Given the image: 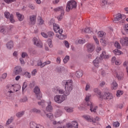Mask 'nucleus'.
Masks as SVG:
<instances>
[{
  "instance_id": "1",
  "label": "nucleus",
  "mask_w": 128,
  "mask_h": 128,
  "mask_svg": "<svg viewBox=\"0 0 128 128\" xmlns=\"http://www.w3.org/2000/svg\"><path fill=\"white\" fill-rule=\"evenodd\" d=\"M63 84H64L65 86V90H64L58 86H55L52 89L53 92H54L55 94H58V92L60 94H58L54 96V100L56 104H62V102H64L66 99V96H70V92L74 90V82L72 80H64L63 81Z\"/></svg>"
},
{
  "instance_id": "2",
  "label": "nucleus",
  "mask_w": 128,
  "mask_h": 128,
  "mask_svg": "<svg viewBox=\"0 0 128 128\" xmlns=\"http://www.w3.org/2000/svg\"><path fill=\"white\" fill-rule=\"evenodd\" d=\"M54 30L55 32H58V34H56V36L59 38V40H66V36L62 34L64 32V30L60 29V26L58 24H54Z\"/></svg>"
},
{
  "instance_id": "3",
  "label": "nucleus",
  "mask_w": 128,
  "mask_h": 128,
  "mask_svg": "<svg viewBox=\"0 0 128 128\" xmlns=\"http://www.w3.org/2000/svg\"><path fill=\"white\" fill-rule=\"evenodd\" d=\"M76 8V2L74 0H71L68 2L67 6H66V10L68 12L70 10Z\"/></svg>"
},
{
  "instance_id": "4",
  "label": "nucleus",
  "mask_w": 128,
  "mask_h": 128,
  "mask_svg": "<svg viewBox=\"0 0 128 128\" xmlns=\"http://www.w3.org/2000/svg\"><path fill=\"white\" fill-rule=\"evenodd\" d=\"M124 20H126V16L124 14H117L116 18H114L113 22L115 24H118V22H120V24H123V22H124Z\"/></svg>"
},
{
  "instance_id": "5",
  "label": "nucleus",
  "mask_w": 128,
  "mask_h": 128,
  "mask_svg": "<svg viewBox=\"0 0 128 128\" xmlns=\"http://www.w3.org/2000/svg\"><path fill=\"white\" fill-rule=\"evenodd\" d=\"M16 92L14 87L13 85L7 86L4 92L7 96H12V94Z\"/></svg>"
},
{
  "instance_id": "6",
  "label": "nucleus",
  "mask_w": 128,
  "mask_h": 128,
  "mask_svg": "<svg viewBox=\"0 0 128 128\" xmlns=\"http://www.w3.org/2000/svg\"><path fill=\"white\" fill-rule=\"evenodd\" d=\"M99 98L100 100H110L114 98V96L110 92H104V94H101Z\"/></svg>"
},
{
  "instance_id": "7",
  "label": "nucleus",
  "mask_w": 128,
  "mask_h": 128,
  "mask_svg": "<svg viewBox=\"0 0 128 128\" xmlns=\"http://www.w3.org/2000/svg\"><path fill=\"white\" fill-rule=\"evenodd\" d=\"M34 92L36 94L38 100H41L42 98L40 87L36 86L34 89Z\"/></svg>"
},
{
  "instance_id": "8",
  "label": "nucleus",
  "mask_w": 128,
  "mask_h": 128,
  "mask_svg": "<svg viewBox=\"0 0 128 128\" xmlns=\"http://www.w3.org/2000/svg\"><path fill=\"white\" fill-rule=\"evenodd\" d=\"M22 72V68L20 66H16L14 68L13 70V74H15V76H18V74H20Z\"/></svg>"
},
{
  "instance_id": "9",
  "label": "nucleus",
  "mask_w": 128,
  "mask_h": 128,
  "mask_svg": "<svg viewBox=\"0 0 128 128\" xmlns=\"http://www.w3.org/2000/svg\"><path fill=\"white\" fill-rule=\"evenodd\" d=\"M32 40L35 46L38 48H42V41L40 40V38L35 37L33 38Z\"/></svg>"
},
{
  "instance_id": "10",
  "label": "nucleus",
  "mask_w": 128,
  "mask_h": 128,
  "mask_svg": "<svg viewBox=\"0 0 128 128\" xmlns=\"http://www.w3.org/2000/svg\"><path fill=\"white\" fill-rule=\"evenodd\" d=\"M30 128H44V126L40 124H36L34 122H30Z\"/></svg>"
},
{
  "instance_id": "11",
  "label": "nucleus",
  "mask_w": 128,
  "mask_h": 128,
  "mask_svg": "<svg viewBox=\"0 0 128 128\" xmlns=\"http://www.w3.org/2000/svg\"><path fill=\"white\" fill-rule=\"evenodd\" d=\"M120 43L122 46H128V38L124 37L120 38Z\"/></svg>"
},
{
  "instance_id": "12",
  "label": "nucleus",
  "mask_w": 128,
  "mask_h": 128,
  "mask_svg": "<svg viewBox=\"0 0 128 128\" xmlns=\"http://www.w3.org/2000/svg\"><path fill=\"white\" fill-rule=\"evenodd\" d=\"M47 104L48 105L46 108V112H51L54 110L52 106V101L50 100H48L47 102Z\"/></svg>"
},
{
  "instance_id": "13",
  "label": "nucleus",
  "mask_w": 128,
  "mask_h": 128,
  "mask_svg": "<svg viewBox=\"0 0 128 128\" xmlns=\"http://www.w3.org/2000/svg\"><path fill=\"white\" fill-rule=\"evenodd\" d=\"M88 106H90V110L91 112H96V110L98 108V106H95L94 104L92 102H90L89 103H88L87 104Z\"/></svg>"
},
{
  "instance_id": "14",
  "label": "nucleus",
  "mask_w": 128,
  "mask_h": 128,
  "mask_svg": "<svg viewBox=\"0 0 128 128\" xmlns=\"http://www.w3.org/2000/svg\"><path fill=\"white\" fill-rule=\"evenodd\" d=\"M100 60H100V57H97L94 60L93 64L94 66L98 68H100Z\"/></svg>"
},
{
  "instance_id": "15",
  "label": "nucleus",
  "mask_w": 128,
  "mask_h": 128,
  "mask_svg": "<svg viewBox=\"0 0 128 128\" xmlns=\"http://www.w3.org/2000/svg\"><path fill=\"white\" fill-rule=\"evenodd\" d=\"M114 74L116 76V77L117 78L118 80H124V73L120 72H118L116 71H114Z\"/></svg>"
},
{
  "instance_id": "16",
  "label": "nucleus",
  "mask_w": 128,
  "mask_h": 128,
  "mask_svg": "<svg viewBox=\"0 0 128 128\" xmlns=\"http://www.w3.org/2000/svg\"><path fill=\"white\" fill-rule=\"evenodd\" d=\"M36 16L32 15L30 16V24H36Z\"/></svg>"
},
{
  "instance_id": "17",
  "label": "nucleus",
  "mask_w": 128,
  "mask_h": 128,
  "mask_svg": "<svg viewBox=\"0 0 128 128\" xmlns=\"http://www.w3.org/2000/svg\"><path fill=\"white\" fill-rule=\"evenodd\" d=\"M87 50L88 52H92L94 50V47L92 44H87Z\"/></svg>"
},
{
  "instance_id": "18",
  "label": "nucleus",
  "mask_w": 128,
  "mask_h": 128,
  "mask_svg": "<svg viewBox=\"0 0 128 128\" xmlns=\"http://www.w3.org/2000/svg\"><path fill=\"white\" fill-rule=\"evenodd\" d=\"M100 60H102L104 58L105 60L106 58H108L110 56L108 55H106V52L102 51V54L100 55V57H99Z\"/></svg>"
},
{
  "instance_id": "19",
  "label": "nucleus",
  "mask_w": 128,
  "mask_h": 128,
  "mask_svg": "<svg viewBox=\"0 0 128 128\" xmlns=\"http://www.w3.org/2000/svg\"><path fill=\"white\" fill-rule=\"evenodd\" d=\"M16 16L20 22H22L24 18V15L20 14V12H17L16 13Z\"/></svg>"
},
{
  "instance_id": "20",
  "label": "nucleus",
  "mask_w": 128,
  "mask_h": 128,
  "mask_svg": "<svg viewBox=\"0 0 128 128\" xmlns=\"http://www.w3.org/2000/svg\"><path fill=\"white\" fill-rule=\"evenodd\" d=\"M62 111L60 110H56L54 114L55 118H60V116H62Z\"/></svg>"
},
{
  "instance_id": "21",
  "label": "nucleus",
  "mask_w": 128,
  "mask_h": 128,
  "mask_svg": "<svg viewBox=\"0 0 128 128\" xmlns=\"http://www.w3.org/2000/svg\"><path fill=\"white\" fill-rule=\"evenodd\" d=\"M82 118L86 120H87V122H92V117L88 116V115H84L82 116Z\"/></svg>"
},
{
  "instance_id": "22",
  "label": "nucleus",
  "mask_w": 128,
  "mask_h": 128,
  "mask_svg": "<svg viewBox=\"0 0 128 128\" xmlns=\"http://www.w3.org/2000/svg\"><path fill=\"white\" fill-rule=\"evenodd\" d=\"M64 110L66 112L70 114L74 112V108L72 107L65 106L64 107Z\"/></svg>"
},
{
  "instance_id": "23",
  "label": "nucleus",
  "mask_w": 128,
  "mask_h": 128,
  "mask_svg": "<svg viewBox=\"0 0 128 128\" xmlns=\"http://www.w3.org/2000/svg\"><path fill=\"white\" fill-rule=\"evenodd\" d=\"M6 46L8 50H12L14 48V42L10 41L6 44Z\"/></svg>"
},
{
  "instance_id": "24",
  "label": "nucleus",
  "mask_w": 128,
  "mask_h": 128,
  "mask_svg": "<svg viewBox=\"0 0 128 128\" xmlns=\"http://www.w3.org/2000/svg\"><path fill=\"white\" fill-rule=\"evenodd\" d=\"M82 74H84L82 70H78L75 74V76L76 78H82Z\"/></svg>"
},
{
  "instance_id": "25",
  "label": "nucleus",
  "mask_w": 128,
  "mask_h": 128,
  "mask_svg": "<svg viewBox=\"0 0 128 128\" xmlns=\"http://www.w3.org/2000/svg\"><path fill=\"white\" fill-rule=\"evenodd\" d=\"M93 90L94 92L97 94V96H98V97L100 98V96L102 95V92L100 91V90H98V88H95Z\"/></svg>"
},
{
  "instance_id": "26",
  "label": "nucleus",
  "mask_w": 128,
  "mask_h": 128,
  "mask_svg": "<svg viewBox=\"0 0 128 128\" xmlns=\"http://www.w3.org/2000/svg\"><path fill=\"white\" fill-rule=\"evenodd\" d=\"M111 88L112 90H116L118 88V83H116V82L113 81L111 84Z\"/></svg>"
},
{
  "instance_id": "27",
  "label": "nucleus",
  "mask_w": 128,
  "mask_h": 128,
  "mask_svg": "<svg viewBox=\"0 0 128 128\" xmlns=\"http://www.w3.org/2000/svg\"><path fill=\"white\" fill-rule=\"evenodd\" d=\"M13 86L16 92H18V90H20L22 88V86L18 84H14Z\"/></svg>"
},
{
  "instance_id": "28",
  "label": "nucleus",
  "mask_w": 128,
  "mask_h": 128,
  "mask_svg": "<svg viewBox=\"0 0 128 128\" xmlns=\"http://www.w3.org/2000/svg\"><path fill=\"white\" fill-rule=\"evenodd\" d=\"M54 12H62V13L64 12L63 6H59L55 8H54Z\"/></svg>"
},
{
  "instance_id": "29",
  "label": "nucleus",
  "mask_w": 128,
  "mask_h": 128,
  "mask_svg": "<svg viewBox=\"0 0 128 128\" xmlns=\"http://www.w3.org/2000/svg\"><path fill=\"white\" fill-rule=\"evenodd\" d=\"M14 118L13 116H11L10 118H9L6 122V124L7 126H8V124H10L12 122H14Z\"/></svg>"
},
{
  "instance_id": "30",
  "label": "nucleus",
  "mask_w": 128,
  "mask_h": 128,
  "mask_svg": "<svg viewBox=\"0 0 128 128\" xmlns=\"http://www.w3.org/2000/svg\"><path fill=\"white\" fill-rule=\"evenodd\" d=\"M31 112H35V114H40V110L36 108H33L30 110Z\"/></svg>"
},
{
  "instance_id": "31",
  "label": "nucleus",
  "mask_w": 128,
  "mask_h": 128,
  "mask_svg": "<svg viewBox=\"0 0 128 128\" xmlns=\"http://www.w3.org/2000/svg\"><path fill=\"white\" fill-rule=\"evenodd\" d=\"M23 74L27 78H32V74H30V72H24Z\"/></svg>"
},
{
  "instance_id": "32",
  "label": "nucleus",
  "mask_w": 128,
  "mask_h": 128,
  "mask_svg": "<svg viewBox=\"0 0 128 128\" xmlns=\"http://www.w3.org/2000/svg\"><path fill=\"white\" fill-rule=\"evenodd\" d=\"M113 52L114 54H116V56H120V54H122V52L118 49H116L113 50Z\"/></svg>"
},
{
  "instance_id": "33",
  "label": "nucleus",
  "mask_w": 128,
  "mask_h": 128,
  "mask_svg": "<svg viewBox=\"0 0 128 128\" xmlns=\"http://www.w3.org/2000/svg\"><path fill=\"white\" fill-rule=\"evenodd\" d=\"M68 71L64 69V68H58V72L60 74H64V72H66Z\"/></svg>"
},
{
  "instance_id": "34",
  "label": "nucleus",
  "mask_w": 128,
  "mask_h": 128,
  "mask_svg": "<svg viewBox=\"0 0 128 128\" xmlns=\"http://www.w3.org/2000/svg\"><path fill=\"white\" fill-rule=\"evenodd\" d=\"M38 104L41 106L42 108L46 106V102L44 100H41L40 101L38 102Z\"/></svg>"
},
{
  "instance_id": "35",
  "label": "nucleus",
  "mask_w": 128,
  "mask_h": 128,
  "mask_svg": "<svg viewBox=\"0 0 128 128\" xmlns=\"http://www.w3.org/2000/svg\"><path fill=\"white\" fill-rule=\"evenodd\" d=\"M24 114V111H21L16 114V116L17 118H22Z\"/></svg>"
},
{
  "instance_id": "36",
  "label": "nucleus",
  "mask_w": 128,
  "mask_h": 128,
  "mask_svg": "<svg viewBox=\"0 0 128 128\" xmlns=\"http://www.w3.org/2000/svg\"><path fill=\"white\" fill-rule=\"evenodd\" d=\"M98 36L99 38H103L106 36V33L102 31H99L98 32Z\"/></svg>"
},
{
  "instance_id": "37",
  "label": "nucleus",
  "mask_w": 128,
  "mask_h": 128,
  "mask_svg": "<svg viewBox=\"0 0 128 128\" xmlns=\"http://www.w3.org/2000/svg\"><path fill=\"white\" fill-rule=\"evenodd\" d=\"M46 116L48 118H50L51 120H52L54 118V114L52 113H48L46 114Z\"/></svg>"
},
{
  "instance_id": "38",
  "label": "nucleus",
  "mask_w": 128,
  "mask_h": 128,
  "mask_svg": "<svg viewBox=\"0 0 128 128\" xmlns=\"http://www.w3.org/2000/svg\"><path fill=\"white\" fill-rule=\"evenodd\" d=\"M47 44L49 46V48H52L53 46H52V39H48L47 40Z\"/></svg>"
},
{
  "instance_id": "39",
  "label": "nucleus",
  "mask_w": 128,
  "mask_h": 128,
  "mask_svg": "<svg viewBox=\"0 0 128 128\" xmlns=\"http://www.w3.org/2000/svg\"><path fill=\"white\" fill-rule=\"evenodd\" d=\"M28 88V81H25L24 84L23 86H22V90L24 92L26 88Z\"/></svg>"
},
{
  "instance_id": "40",
  "label": "nucleus",
  "mask_w": 128,
  "mask_h": 128,
  "mask_svg": "<svg viewBox=\"0 0 128 128\" xmlns=\"http://www.w3.org/2000/svg\"><path fill=\"white\" fill-rule=\"evenodd\" d=\"M108 4V0H102L101 6L102 8H104Z\"/></svg>"
},
{
  "instance_id": "41",
  "label": "nucleus",
  "mask_w": 128,
  "mask_h": 128,
  "mask_svg": "<svg viewBox=\"0 0 128 128\" xmlns=\"http://www.w3.org/2000/svg\"><path fill=\"white\" fill-rule=\"evenodd\" d=\"M78 42L80 44H86V40L84 38L78 39Z\"/></svg>"
},
{
  "instance_id": "42",
  "label": "nucleus",
  "mask_w": 128,
  "mask_h": 128,
  "mask_svg": "<svg viewBox=\"0 0 128 128\" xmlns=\"http://www.w3.org/2000/svg\"><path fill=\"white\" fill-rule=\"evenodd\" d=\"M72 126H74V128H78V122H76V121H72Z\"/></svg>"
},
{
  "instance_id": "43",
  "label": "nucleus",
  "mask_w": 128,
  "mask_h": 128,
  "mask_svg": "<svg viewBox=\"0 0 128 128\" xmlns=\"http://www.w3.org/2000/svg\"><path fill=\"white\" fill-rule=\"evenodd\" d=\"M47 35L48 36V38H52V36H54V34L53 32L49 31L47 32Z\"/></svg>"
},
{
  "instance_id": "44",
  "label": "nucleus",
  "mask_w": 128,
  "mask_h": 128,
  "mask_svg": "<svg viewBox=\"0 0 128 128\" xmlns=\"http://www.w3.org/2000/svg\"><path fill=\"white\" fill-rule=\"evenodd\" d=\"M9 18H10V20L12 22V24H14V22H16V20L14 18V15L11 14L10 16V17H9Z\"/></svg>"
},
{
  "instance_id": "45",
  "label": "nucleus",
  "mask_w": 128,
  "mask_h": 128,
  "mask_svg": "<svg viewBox=\"0 0 128 128\" xmlns=\"http://www.w3.org/2000/svg\"><path fill=\"white\" fill-rule=\"evenodd\" d=\"M92 98V94H88L86 95V96L85 98V100L86 102H88L90 100V98Z\"/></svg>"
},
{
  "instance_id": "46",
  "label": "nucleus",
  "mask_w": 128,
  "mask_h": 128,
  "mask_svg": "<svg viewBox=\"0 0 128 128\" xmlns=\"http://www.w3.org/2000/svg\"><path fill=\"white\" fill-rule=\"evenodd\" d=\"M124 94V92L120 90H118L117 91L116 93V96L117 98H120V96H122V94Z\"/></svg>"
},
{
  "instance_id": "47",
  "label": "nucleus",
  "mask_w": 128,
  "mask_h": 128,
  "mask_svg": "<svg viewBox=\"0 0 128 128\" xmlns=\"http://www.w3.org/2000/svg\"><path fill=\"white\" fill-rule=\"evenodd\" d=\"M68 60H70V56H66L64 58L63 62H64V64H66L68 62Z\"/></svg>"
},
{
  "instance_id": "48",
  "label": "nucleus",
  "mask_w": 128,
  "mask_h": 128,
  "mask_svg": "<svg viewBox=\"0 0 128 128\" xmlns=\"http://www.w3.org/2000/svg\"><path fill=\"white\" fill-rule=\"evenodd\" d=\"M90 90V84L87 83L86 86L85 90L88 92V90Z\"/></svg>"
},
{
  "instance_id": "49",
  "label": "nucleus",
  "mask_w": 128,
  "mask_h": 128,
  "mask_svg": "<svg viewBox=\"0 0 128 128\" xmlns=\"http://www.w3.org/2000/svg\"><path fill=\"white\" fill-rule=\"evenodd\" d=\"M114 46L116 48H118L119 50H120V44L118 41H116L114 44Z\"/></svg>"
},
{
  "instance_id": "50",
  "label": "nucleus",
  "mask_w": 128,
  "mask_h": 128,
  "mask_svg": "<svg viewBox=\"0 0 128 128\" xmlns=\"http://www.w3.org/2000/svg\"><path fill=\"white\" fill-rule=\"evenodd\" d=\"M99 120H100V117H96L94 119L92 118V122H99Z\"/></svg>"
},
{
  "instance_id": "51",
  "label": "nucleus",
  "mask_w": 128,
  "mask_h": 128,
  "mask_svg": "<svg viewBox=\"0 0 128 128\" xmlns=\"http://www.w3.org/2000/svg\"><path fill=\"white\" fill-rule=\"evenodd\" d=\"M4 2L9 4H12V2H14L16 0H4Z\"/></svg>"
},
{
  "instance_id": "52",
  "label": "nucleus",
  "mask_w": 128,
  "mask_h": 128,
  "mask_svg": "<svg viewBox=\"0 0 128 128\" xmlns=\"http://www.w3.org/2000/svg\"><path fill=\"white\" fill-rule=\"evenodd\" d=\"M64 44L66 48H70V44H68V42L67 40H64Z\"/></svg>"
},
{
  "instance_id": "53",
  "label": "nucleus",
  "mask_w": 128,
  "mask_h": 128,
  "mask_svg": "<svg viewBox=\"0 0 128 128\" xmlns=\"http://www.w3.org/2000/svg\"><path fill=\"white\" fill-rule=\"evenodd\" d=\"M28 7L29 8H30L31 10H35L36 8V6L32 4H29L28 5Z\"/></svg>"
},
{
  "instance_id": "54",
  "label": "nucleus",
  "mask_w": 128,
  "mask_h": 128,
  "mask_svg": "<svg viewBox=\"0 0 128 128\" xmlns=\"http://www.w3.org/2000/svg\"><path fill=\"white\" fill-rule=\"evenodd\" d=\"M113 126L114 128H118L120 126V122H113Z\"/></svg>"
},
{
  "instance_id": "55",
  "label": "nucleus",
  "mask_w": 128,
  "mask_h": 128,
  "mask_svg": "<svg viewBox=\"0 0 128 128\" xmlns=\"http://www.w3.org/2000/svg\"><path fill=\"white\" fill-rule=\"evenodd\" d=\"M66 126L67 128H72V124L70 122H68L66 124Z\"/></svg>"
},
{
  "instance_id": "56",
  "label": "nucleus",
  "mask_w": 128,
  "mask_h": 128,
  "mask_svg": "<svg viewBox=\"0 0 128 128\" xmlns=\"http://www.w3.org/2000/svg\"><path fill=\"white\" fill-rule=\"evenodd\" d=\"M50 64V60H46L45 62L42 63V66H46V64Z\"/></svg>"
},
{
  "instance_id": "57",
  "label": "nucleus",
  "mask_w": 128,
  "mask_h": 128,
  "mask_svg": "<svg viewBox=\"0 0 128 128\" xmlns=\"http://www.w3.org/2000/svg\"><path fill=\"white\" fill-rule=\"evenodd\" d=\"M6 76H8V74L4 73L1 76V78L2 80H6Z\"/></svg>"
},
{
  "instance_id": "58",
  "label": "nucleus",
  "mask_w": 128,
  "mask_h": 128,
  "mask_svg": "<svg viewBox=\"0 0 128 128\" xmlns=\"http://www.w3.org/2000/svg\"><path fill=\"white\" fill-rule=\"evenodd\" d=\"M36 72H38L36 69H34L31 72L32 76H34L36 74Z\"/></svg>"
},
{
  "instance_id": "59",
  "label": "nucleus",
  "mask_w": 128,
  "mask_h": 128,
  "mask_svg": "<svg viewBox=\"0 0 128 128\" xmlns=\"http://www.w3.org/2000/svg\"><path fill=\"white\" fill-rule=\"evenodd\" d=\"M41 36H43V38H48V34H46L44 32H42Z\"/></svg>"
},
{
  "instance_id": "60",
  "label": "nucleus",
  "mask_w": 128,
  "mask_h": 128,
  "mask_svg": "<svg viewBox=\"0 0 128 128\" xmlns=\"http://www.w3.org/2000/svg\"><path fill=\"white\" fill-rule=\"evenodd\" d=\"M37 64L38 66H40V68H44V66H42V60H40L38 61Z\"/></svg>"
},
{
  "instance_id": "61",
  "label": "nucleus",
  "mask_w": 128,
  "mask_h": 128,
  "mask_svg": "<svg viewBox=\"0 0 128 128\" xmlns=\"http://www.w3.org/2000/svg\"><path fill=\"white\" fill-rule=\"evenodd\" d=\"M10 12H4V16L6 18H10Z\"/></svg>"
},
{
  "instance_id": "62",
  "label": "nucleus",
  "mask_w": 128,
  "mask_h": 128,
  "mask_svg": "<svg viewBox=\"0 0 128 128\" xmlns=\"http://www.w3.org/2000/svg\"><path fill=\"white\" fill-rule=\"evenodd\" d=\"M28 102V98L26 96H25L20 100L21 102Z\"/></svg>"
},
{
  "instance_id": "63",
  "label": "nucleus",
  "mask_w": 128,
  "mask_h": 128,
  "mask_svg": "<svg viewBox=\"0 0 128 128\" xmlns=\"http://www.w3.org/2000/svg\"><path fill=\"white\" fill-rule=\"evenodd\" d=\"M22 58H24L26 56H28V54L26 52H22L21 55Z\"/></svg>"
},
{
  "instance_id": "64",
  "label": "nucleus",
  "mask_w": 128,
  "mask_h": 128,
  "mask_svg": "<svg viewBox=\"0 0 128 128\" xmlns=\"http://www.w3.org/2000/svg\"><path fill=\"white\" fill-rule=\"evenodd\" d=\"M64 12L61 13V14L58 17V20H62V16H64Z\"/></svg>"
}]
</instances>
